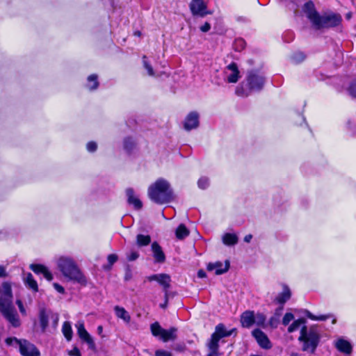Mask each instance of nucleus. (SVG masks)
<instances>
[{"mask_svg":"<svg viewBox=\"0 0 356 356\" xmlns=\"http://www.w3.org/2000/svg\"><path fill=\"white\" fill-rule=\"evenodd\" d=\"M0 312L3 317L15 327L20 325V320L13 305L11 285L3 282L0 289Z\"/></svg>","mask_w":356,"mask_h":356,"instance_id":"1","label":"nucleus"},{"mask_svg":"<svg viewBox=\"0 0 356 356\" xmlns=\"http://www.w3.org/2000/svg\"><path fill=\"white\" fill-rule=\"evenodd\" d=\"M56 266L62 275L67 280L81 286H86L88 281L76 261L69 256H60L56 259Z\"/></svg>","mask_w":356,"mask_h":356,"instance_id":"2","label":"nucleus"},{"mask_svg":"<svg viewBox=\"0 0 356 356\" xmlns=\"http://www.w3.org/2000/svg\"><path fill=\"white\" fill-rule=\"evenodd\" d=\"M148 196L157 204H165L172 199V191L170 184L163 179H159L148 188Z\"/></svg>","mask_w":356,"mask_h":356,"instance_id":"3","label":"nucleus"},{"mask_svg":"<svg viewBox=\"0 0 356 356\" xmlns=\"http://www.w3.org/2000/svg\"><path fill=\"white\" fill-rule=\"evenodd\" d=\"M245 79L248 88L245 89L243 86L237 87L236 93L238 96L247 97L252 91H260L264 86L265 77L259 70L248 71Z\"/></svg>","mask_w":356,"mask_h":356,"instance_id":"4","label":"nucleus"},{"mask_svg":"<svg viewBox=\"0 0 356 356\" xmlns=\"http://www.w3.org/2000/svg\"><path fill=\"white\" fill-rule=\"evenodd\" d=\"M320 334L316 328L312 327L309 330L307 326H302L298 341L302 343V350L311 354L315 353L319 342Z\"/></svg>","mask_w":356,"mask_h":356,"instance_id":"5","label":"nucleus"},{"mask_svg":"<svg viewBox=\"0 0 356 356\" xmlns=\"http://www.w3.org/2000/svg\"><path fill=\"white\" fill-rule=\"evenodd\" d=\"M5 342L8 346L18 348L22 356H40V351L36 346L26 339L8 337Z\"/></svg>","mask_w":356,"mask_h":356,"instance_id":"6","label":"nucleus"},{"mask_svg":"<svg viewBox=\"0 0 356 356\" xmlns=\"http://www.w3.org/2000/svg\"><path fill=\"white\" fill-rule=\"evenodd\" d=\"M235 331L236 329L227 331L222 324H218L216 325L215 332L212 334L211 337L207 343L209 350H212L213 354H216L217 350H219V341L220 339L231 336Z\"/></svg>","mask_w":356,"mask_h":356,"instance_id":"7","label":"nucleus"},{"mask_svg":"<svg viewBox=\"0 0 356 356\" xmlns=\"http://www.w3.org/2000/svg\"><path fill=\"white\" fill-rule=\"evenodd\" d=\"M150 328L152 334L155 337H159L164 342L175 340L177 337V329L175 327L165 330L161 327L159 323L156 322L151 325Z\"/></svg>","mask_w":356,"mask_h":356,"instance_id":"8","label":"nucleus"},{"mask_svg":"<svg viewBox=\"0 0 356 356\" xmlns=\"http://www.w3.org/2000/svg\"><path fill=\"white\" fill-rule=\"evenodd\" d=\"M224 80L229 83H235L241 78L240 71L236 63H231L223 70Z\"/></svg>","mask_w":356,"mask_h":356,"instance_id":"9","label":"nucleus"},{"mask_svg":"<svg viewBox=\"0 0 356 356\" xmlns=\"http://www.w3.org/2000/svg\"><path fill=\"white\" fill-rule=\"evenodd\" d=\"M51 318L54 319V323L57 325L58 321V315L53 314V312L45 308H41L39 312V321L42 332H44L49 325V319Z\"/></svg>","mask_w":356,"mask_h":356,"instance_id":"10","label":"nucleus"},{"mask_svg":"<svg viewBox=\"0 0 356 356\" xmlns=\"http://www.w3.org/2000/svg\"><path fill=\"white\" fill-rule=\"evenodd\" d=\"M341 20V18L340 15L336 14L322 17L320 16L319 20H318L315 28L319 29L325 27L335 26L339 24Z\"/></svg>","mask_w":356,"mask_h":356,"instance_id":"11","label":"nucleus"},{"mask_svg":"<svg viewBox=\"0 0 356 356\" xmlns=\"http://www.w3.org/2000/svg\"><path fill=\"white\" fill-rule=\"evenodd\" d=\"M252 335L261 348L268 350L272 348V343L268 336L260 329L257 328L253 330L252 331Z\"/></svg>","mask_w":356,"mask_h":356,"instance_id":"12","label":"nucleus"},{"mask_svg":"<svg viewBox=\"0 0 356 356\" xmlns=\"http://www.w3.org/2000/svg\"><path fill=\"white\" fill-rule=\"evenodd\" d=\"M189 6L193 15L202 17L211 13L207 10V4L204 0H192Z\"/></svg>","mask_w":356,"mask_h":356,"instance_id":"13","label":"nucleus"},{"mask_svg":"<svg viewBox=\"0 0 356 356\" xmlns=\"http://www.w3.org/2000/svg\"><path fill=\"white\" fill-rule=\"evenodd\" d=\"M76 327L77 329V334L80 339L88 345L89 348L95 349V342L90 334L85 329L84 323L81 321H78L76 324Z\"/></svg>","mask_w":356,"mask_h":356,"instance_id":"14","label":"nucleus"},{"mask_svg":"<svg viewBox=\"0 0 356 356\" xmlns=\"http://www.w3.org/2000/svg\"><path fill=\"white\" fill-rule=\"evenodd\" d=\"M303 10L309 19L314 26L315 27L320 15L318 14L314 8V4L312 1L307 2L303 7Z\"/></svg>","mask_w":356,"mask_h":356,"instance_id":"15","label":"nucleus"},{"mask_svg":"<svg viewBox=\"0 0 356 356\" xmlns=\"http://www.w3.org/2000/svg\"><path fill=\"white\" fill-rule=\"evenodd\" d=\"M199 126V114L196 111H192L186 117L184 127L186 131L196 129Z\"/></svg>","mask_w":356,"mask_h":356,"instance_id":"16","label":"nucleus"},{"mask_svg":"<svg viewBox=\"0 0 356 356\" xmlns=\"http://www.w3.org/2000/svg\"><path fill=\"white\" fill-rule=\"evenodd\" d=\"M149 281H156L158 282L164 289L165 293V298H167L168 296V289L170 287V277L168 274L165 273H161V274H156L153 275L150 277H149Z\"/></svg>","mask_w":356,"mask_h":356,"instance_id":"17","label":"nucleus"},{"mask_svg":"<svg viewBox=\"0 0 356 356\" xmlns=\"http://www.w3.org/2000/svg\"><path fill=\"white\" fill-rule=\"evenodd\" d=\"M229 268V261H225V264L221 261L209 263L207 265V269L208 271H215L216 275H221L226 273Z\"/></svg>","mask_w":356,"mask_h":356,"instance_id":"18","label":"nucleus"},{"mask_svg":"<svg viewBox=\"0 0 356 356\" xmlns=\"http://www.w3.org/2000/svg\"><path fill=\"white\" fill-rule=\"evenodd\" d=\"M151 250L156 263L163 264L165 261V253L157 242L155 241L152 243Z\"/></svg>","mask_w":356,"mask_h":356,"instance_id":"19","label":"nucleus"},{"mask_svg":"<svg viewBox=\"0 0 356 356\" xmlns=\"http://www.w3.org/2000/svg\"><path fill=\"white\" fill-rule=\"evenodd\" d=\"M30 268L38 275H42L48 281L53 280V275L49 269L42 264H31Z\"/></svg>","mask_w":356,"mask_h":356,"instance_id":"20","label":"nucleus"},{"mask_svg":"<svg viewBox=\"0 0 356 356\" xmlns=\"http://www.w3.org/2000/svg\"><path fill=\"white\" fill-rule=\"evenodd\" d=\"M126 194L127 196V201L129 204L133 205L135 209L139 210L143 207V203L140 199L135 195L134 191L132 188H127L126 190Z\"/></svg>","mask_w":356,"mask_h":356,"instance_id":"21","label":"nucleus"},{"mask_svg":"<svg viewBox=\"0 0 356 356\" xmlns=\"http://www.w3.org/2000/svg\"><path fill=\"white\" fill-rule=\"evenodd\" d=\"M254 313L252 311H245L241 316V323L243 327L249 328L254 325Z\"/></svg>","mask_w":356,"mask_h":356,"instance_id":"22","label":"nucleus"},{"mask_svg":"<svg viewBox=\"0 0 356 356\" xmlns=\"http://www.w3.org/2000/svg\"><path fill=\"white\" fill-rule=\"evenodd\" d=\"M291 296V293L290 289L286 285H284L283 291L277 296L275 302L280 305H284L290 299Z\"/></svg>","mask_w":356,"mask_h":356,"instance_id":"23","label":"nucleus"},{"mask_svg":"<svg viewBox=\"0 0 356 356\" xmlns=\"http://www.w3.org/2000/svg\"><path fill=\"white\" fill-rule=\"evenodd\" d=\"M114 312L116 316L122 319L124 323H129L131 321V316L129 312L124 308L120 306H115Z\"/></svg>","mask_w":356,"mask_h":356,"instance_id":"24","label":"nucleus"},{"mask_svg":"<svg viewBox=\"0 0 356 356\" xmlns=\"http://www.w3.org/2000/svg\"><path fill=\"white\" fill-rule=\"evenodd\" d=\"M336 348L340 351L346 354H350L352 352V346L346 340L340 339L336 341Z\"/></svg>","mask_w":356,"mask_h":356,"instance_id":"25","label":"nucleus"},{"mask_svg":"<svg viewBox=\"0 0 356 356\" xmlns=\"http://www.w3.org/2000/svg\"><path fill=\"white\" fill-rule=\"evenodd\" d=\"M222 239L226 245H234L238 243V236L236 234L226 233L222 236Z\"/></svg>","mask_w":356,"mask_h":356,"instance_id":"26","label":"nucleus"},{"mask_svg":"<svg viewBox=\"0 0 356 356\" xmlns=\"http://www.w3.org/2000/svg\"><path fill=\"white\" fill-rule=\"evenodd\" d=\"M62 332L65 337V339L70 341L72 339V329L71 324L69 321H65L63 323L62 326Z\"/></svg>","mask_w":356,"mask_h":356,"instance_id":"27","label":"nucleus"},{"mask_svg":"<svg viewBox=\"0 0 356 356\" xmlns=\"http://www.w3.org/2000/svg\"><path fill=\"white\" fill-rule=\"evenodd\" d=\"M151 242V237L149 235L138 234L136 236V244L138 247L147 246Z\"/></svg>","mask_w":356,"mask_h":356,"instance_id":"28","label":"nucleus"},{"mask_svg":"<svg viewBox=\"0 0 356 356\" xmlns=\"http://www.w3.org/2000/svg\"><path fill=\"white\" fill-rule=\"evenodd\" d=\"M266 321V317L264 314H262V313L254 314V324L257 325V326L261 327L263 328H266L267 326Z\"/></svg>","mask_w":356,"mask_h":356,"instance_id":"29","label":"nucleus"},{"mask_svg":"<svg viewBox=\"0 0 356 356\" xmlns=\"http://www.w3.org/2000/svg\"><path fill=\"white\" fill-rule=\"evenodd\" d=\"M25 283L28 285V286L33 290L34 291H38V286L36 281L34 280L31 273H29L26 275L25 277Z\"/></svg>","mask_w":356,"mask_h":356,"instance_id":"30","label":"nucleus"},{"mask_svg":"<svg viewBox=\"0 0 356 356\" xmlns=\"http://www.w3.org/2000/svg\"><path fill=\"white\" fill-rule=\"evenodd\" d=\"M306 321L304 318H299L294 321L288 327L289 332H293L298 330L301 325L304 326Z\"/></svg>","mask_w":356,"mask_h":356,"instance_id":"31","label":"nucleus"},{"mask_svg":"<svg viewBox=\"0 0 356 356\" xmlns=\"http://www.w3.org/2000/svg\"><path fill=\"white\" fill-rule=\"evenodd\" d=\"M176 236L179 239H183L189 234V231L183 224H181L176 229Z\"/></svg>","mask_w":356,"mask_h":356,"instance_id":"32","label":"nucleus"},{"mask_svg":"<svg viewBox=\"0 0 356 356\" xmlns=\"http://www.w3.org/2000/svg\"><path fill=\"white\" fill-rule=\"evenodd\" d=\"M305 314L307 318L313 321H325L332 317L331 314L315 316L308 310H305Z\"/></svg>","mask_w":356,"mask_h":356,"instance_id":"33","label":"nucleus"},{"mask_svg":"<svg viewBox=\"0 0 356 356\" xmlns=\"http://www.w3.org/2000/svg\"><path fill=\"white\" fill-rule=\"evenodd\" d=\"M99 86V83L97 81V76L96 74H91L88 77V84L87 87L90 90H95Z\"/></svg>","mask_w":356,"mask_h":356,"instance_id":"34","label":"nucleus"},{"mask_svg":"<svg viewBox=\"0 0 356 356\" xmlns=\"http://www.w3.org/2000/svg\"><path fill=\"white\" fill-rule=\"evenodd\" d=\"M139 252L138 250L131 249L126 253L127 259L129 261H136L139 257Z\"/></svg>","mask_w":356,"mask_h":356,"instance_id":"35","label":"nucleus"},{"mask_svg":"<svg viewBox=\"0 0 356 356\" xmlns=\"http://www.w3.org/2000/svg\"><path fill=\"white\" fill-rule=\"evenodd\" d=\"M134 145L135 142L132 138H127L124 139V147L127 151L130 152L134 148Z\"/></svg>","mask_w":356,"mask_h":356,"instance_id":"36","label":"nucleus"},{"mask_svg":"<svg viewBox=\"0 0 356 356\" xmlns=\"http://www.w3.org/2000/svg\"><path fill=\"white\" fill-rule=\"evenodd\" d=\"M198 187L201 189L207 188L209 185V180L206 177H202L197 181Z\"/></svg>","mask_w":356,"mask_h":356,"instance_id":"37","label":"nucleus"},{"mask_svg":"<svg viewBox=\"0 0 356 356\" xmlns=\"http://www.w3.org/2000/svg\"><path fill=\"white\" fill-rule=\"evenodd\" d=\"M291 59L293 62L298 63L304 60L305 55L302 52H297L292 56Z\"/></svg>","mask_w":356,"mask_h":356,"instance_id":"38","label":"nucleus"},{"mask_svg":"<svg viewBox=\"0 0 356 356\" xmlns=\"http://www.w3.org/2000/svg\"><path fill=\"white\" fill-rule=\"evenodd\" d=\"M294 316L291 313H286L282 319V324L284 325H289V323L293 320Z\"/></svg>","mask_w":356,"mask_h":356,"instance_id":"39","label":"nucleus"},{"mask_svg":"<svg viewBox=\"0 0 356 356\" xmlns=\"http://www.w3.org/2000/svg\"><path fill=\"white\" fill-rule=\"evenodd\" d=\"M143 65L145 68L147 70V73L149 76H154V72L152 67L147 62L146 56L143 57Z\"/></svg>","mask_w":356,"mask_h":356,"instance_id":"40","label":"nucleus"},{"mask_svg":"<svg viewBox=\"0 0 356 356\" xmlns=\"http://www.w3.org/2000/svg\"><path fill=\"white\" fill-rule=\"evenodd\" d=\"M349 95L356 99V81L353 82L348 88Z\"/></svg>","mask_w":356,"mask_h":356,"instance_id":"41","label":"nucleus"},{"mask_svg":"<svg viewBox=\"0 0 356 356\" xmlns=\"http://www.w3.org/2000/svg\"><path fill=\"white\" fill-rule=\"evenodd\" d=\"M245 43L243 39H237L235 42V46L237 51H241L245 47Z\"/></svg>","mask_w":356,"mask_h":356,"instance_id":"42","label":"nucleus"},{"mask_svg":"<svg viewBox=\"0 0 356 356\" xmlns=\"http://www.w3.org/2000/svg\"><path fill=\"white\" fill-rule=\"evenodd\" d=\"M278 323H279V318H278V317H276V316H272V317L270 318V320H269L268 324H269V325H270L271 327L275 328V327H277Z\"/></svg>","mask_w":356,"mask_h":356,"instance_id":"43","label":"nucleus"},{"mask_svg":"<svg viewBox=\"0 0 356 356\" xmlns=\"http://www.w3.org/2000/svg\"><path fill=\"white\" fill-rule=\"evenodd\" d=\"M97 145L95 142H89L87 144V149L90 152H93L97 149Z\"/></svg>","mask_w":356,"mask_h":356,"instance_id":"44","label":"nucleus"},{"mask_svg":"<svg viewBox=\"0 0 356 356\" xmlns=\"http://www.w3.org/2000/svg\"><path fill=\"white\" fill-rule=\"evenodd\" d=\"M155 356H172V354L166 350H157L155 352Z\"/></svg>","mask_w":356,"mask_h":356,"instance_id":"45","label":"nucleus"},{"mask_svg":"<svg viewBox=\"0 0 356 356\" xmlns=\"http://www.w3.org/2000/svg\"><path fill=\"white\" fill-rule=\"evenodd\" d=\"M118 260V256L115 254H111L108 256V261L112 266Z\"/></svg>","mask_w":356,"mask_h":356,"instance_id":"46","label":"nucleus"},{"mask_svg":"<svg viewBox=\"0 0 356 356\" xmlns=\"http://www.w3.org/2000/svg\"><path fill=\"white\" fill-rule=\"evenodd\" d=\"M16 304L18 306L19 312L22 313V314L26 315V309L23 305L22 302L20 300H17Z\"/></svg>","mask_w":356,"mask_h":356,"instance_id":"47","label":"nucleus"},{"mask_svg":"<svg viewBox=\"0 0 356 356\" xmlns=\"http://www.w3.org/2000/svg\"><path fill=\"white\" fill-rule=\"evenodd\" d=\"M54 288L60 293L63 294L65 293V289L58 283L53 284Z\"/></svg>","mask_w":356,"mask_h":356,"instance_id":"48","label":"nucleus"},{"mask_svg":"<svg viewBox=\"0 0 356 356\" xmlns=\"http://www.w3.org/2000/svg\"><path fill=\"white\" fill-rule=\"evenodd\" d=\"M69 355L71 356H81V352L78 348L75 347L69 353Z\"/></svg>","mask_w":356,"mask_h":356,"instance_id":"49","label":"nucleus"},{"mask_svg":"<svg viewBox=\"0 0 356 356\" xmlns=\"http://www.w3.org/2000/svg\"><path fill=\"white\" fill-rule=\"evenodd\" d=\"M211 29V25L209 22H205L202 26H200V30L202 32H208Z\"/></svg>","mask_w":356,"mask_h":356,"instance_id":"50","label":"nucleus"},{"mask_svg":"<svg viewBox=\"0 0 356 356\" xmlns=\"http://www.w3.org/2000/svg\"><path fill=\"white\" fill-rule=\"evenodd\" d=\"M7 276L6 268L3 266H0V277H5Z\"/></svg>","mask_w":356,"mask_h":356,"instance_id":"51","label":"nucleus"},{"mask_svg":"<svg viewBox=\"0 0 356 356\" xmlns=\"http://www.w3.org/2000/svg\"><path fill=\"white\" fill-rule=\"evenodd\" d=\"M197 275L200 278H204L206 277V273L203 270H200L197 273Z\"/></svg>","mask_w":356,"mask_h":356,"instance_id":"52","label":"nucleus"},{"mask_svg":"<svg viewBox=\"0 0 356 356\" xmlns=\"http://www.w3.org/2000/svg\"><path fill=\"white\" fill-rule=\"evenodd\" d=\"M252 234H248V235H246L244 237V241L246 242V243H250V241L252 240Z\"/></svg>","mask_w":356,"mask_h":356,"instance_id":"53","label":"nucleus"},{"mask_svg":"<svg viewBox=\"0 0 356 356\" xmlns=\"http://www.w3.org/2000/svg\"><path fill=\"white\" fill-rule=\"evenodd\" d=\"M219 355H220L219 350H217L216 354H213L212 350H209V353L207 355V356H219Z\"/></svg>","mask_w":356,"mask_h":356,"instance_id":"54","label":"nucleus"},{"mask_svg":"<svg viewBox=\"0 0 356 356\" xmlns=\"http://www.w3.org/2000/svg\"><path fill=\"white\" fill-rule=\"evenodd\" d=\"M282 307H280V308L277 309L276 310V312H275V316H276V317H278V318H279V316H280V313H281V311H282Z\"/></svg>","mask_w":356,"mask_h":356,"instance_id":"55","label":"nucleus"},{"mask_svg":"<svg viewBox=\"0 0 356 356\" xmlns=\"http://www.w3.org/2000/svg\"><path fill=\"white\" fill-rule=\"evenodd\" d=\"M289 355L290 356H300L299 353H298L296 352H291V353H290Z\"/></svg>","mask_w":356,"mask_h":356,"instance_id":"56","label":"nucleus"},{"mask_svg":"<svg viewBox=\"0 0 356 356\" xmlns=\"http://www.w3.org/2000/svg\"><path fill=\"white\" fill-rule=\"evenodd\" d=\"M102 330H103V327H102V326H101V325L98 326V327H97L98 333H99V334L102 333Z\"/></svg>","mask_w":356,"mask_h":356,"instance_id":"57","label":"nucleus"},{"mask_svg":"<svg viewBox=\"0 0 356 356\" xmlns=\"http://www.w3.org/2000/svg\"><path fill=\"white\" fill-rule=\"evenodd\" d=\"M336 322H337L336 318H334V319L332 320V324H335V323H336Z\"/></svg>","mask_w":356,"mask_h":356,"instance_id":"58","label":"nucleus"},{"mask_svg":"<svg viewBox=\"0 0 356 356\" xmlns=\"http://www.w3.org/2000/svg\"><path fill=\"white\" fill-rule=\"evenodd\" d=\"M135 35H140V33L139 32H136Z\"/></svg>","mask_w":356,"mask_h":356,"instance_id":"59","label":"nucleus"},{"mask_svg":"<svg viewBox=\"0 0 356 356\" xmlns=\"http://www.w3.org/2000/svg\"><path fill=\"white\" fill-rule=\"evenodd\" d=\"M165 305H166V303H164V305H161V307H165Z\"/></svg>","mask_w":356,"mask_h":356,"instance_id":"60","label":"nucleus"},{"mask_svg":"<svg viewBox=\"0 0 356 356\" xmlns=\"http://www.w3.org/2000/svg\"><path fill=\"white\" fill-rule=\"evenodd\" d=\"M165 305H166V303H164V305H161V307H165Z\"/></svg>","mask_w":356,"mask_h":356,"instance_id":"61","label":"nucleus"}]
</instances>
